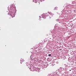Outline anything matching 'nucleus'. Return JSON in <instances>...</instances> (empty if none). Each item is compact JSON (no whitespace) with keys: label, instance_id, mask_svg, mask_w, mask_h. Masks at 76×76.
Wrapping results in <instances>:
<instances>
[{"label":"nucleus","instance_id":"1","mask_svg":"<svg viewBox=\"0 0 76 76\" xmlns=\"http://www.w3.org/2000/svg\"><path fill=\"white\" fill-rule=\"evenodd\" d=\"M10 15H11V16H12V18L15 17V13L11 12V13H10Z\"/></svg>","mask_w":76,"mask_h":76},{"label":"nucleus","instance_id":"2","mask_svg":"<svg viewBox=\"0 0 76 76\" xmlns=\"http://www.w3.org/2000/svg\"><path fill=\"white\" fill-rule=\"evenodd\" d=\"M51 56V54H49L48 55V56L49 57Z\"/></svg>","mask_w":76,"mask_h":76},{"label":"nucleus","instance_id":"3","mask_svg":"<svg viewBox=\"0 0 76 76\" xmlns=\"http://www.w3.org/2000/svg\"><path fill=\"white\" fill-rule=\"evenodd\" d=\"M22 60H23V61H24V59H23L21 60V61H22Z\"/></svg>","mask_w":76,"mask_h":76},{"label":"nucleus","instance_id":"4","mask_svg":"<svg viewBox=\"0 0 76 76\" xmlns=\"http://www.w3.org/2000/svg\"><path fill=\"white\" fill-rule=\"evenodd\" d=\"M13 9H15V8H14L12 9L11 10V12H13Z\"/></svg>","mask_w":76,"mask_h":76},{"label":"nucleus","instance_id":"5","mask_svg":"<svg viewBox=\"0 0 76 76\" xmlns=\"http://www.w3.org/2000/svg\"><path fill=\"white\" fill-rule=\"evenodd\" d=\"M38 4H39V2H37Z\"/></svg>","mask_w":76,"mask_h":76},{"label":"nucleus","instance_id":"6","mask_svg":"<svg viewBox=\"0 0 76 76\" xmlns=\"http://www.w3.org/2000/svg\"><path fill=\"white\" fill-rule=\"evenodd\" d=\"M69 71H71V70H69Z\"/></svg>","mask_w":76,"mask_h":76},{"label":"nucleus","instance_id":"7","mask_svg":"<svg viewBox=\"0 0 76 76\" xmlns=\"http://www.w3.org/2000/svg\"><path fill=\"white\" fill-rule=\"evenodd\" d=\"M51 13H50V15H51Z\"/></svg>","mask_w":76,"mask_h":76},{"label":"nucleus","instance_id":"8","mask_svg":"<svg viewBox=\"0 0 76 76\" xmlns=\"http://www.w3.org/2000/svg\"><path fill=\"white\" fill-rule=\"evenodd\" d=\"M21 63L22 64L21 62Z\"/></svg>","mask_w":76,"mask_h":76}]
</instances>
